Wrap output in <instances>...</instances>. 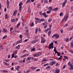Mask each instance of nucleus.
Segmentation results:
<instances>
[{"label":"nucleus","mask_w":73,"mask_h":73,"mask_svg":"<svg viewBox=\"0 0 73 73\" xmlns=\"http://www.w3.org/2000/svg\"><path fill=\"white\" fill-rule=\"evenodd\" d=\"M39 14L40 15H43L44 16V17H45L46 18L48 16V15H46V13L44 12L43 13H42L41 12V11H40L39 12Z\"/></svg>","instance_id":"nucleus-1"},{"label":"nucleus","mask_w":73,"mask_h":73,"mask_svg":"<svg viewBox=\"0 0 73 73\" xmlns=\"http://www.w3.org/2000/svg\"><path fill=\"white\" fill-rule=\"evenodd\" d=\"M68 66H70V70H73V66L72 64L70 62H69L68 64Z\"/></svg>","instance_id":"nucleus-2"},{"label":"nucleus","mask_w":73,"mask_h":73,"mask_svg":"<svg viewBox=\"0 0 73 73\" xmlns=\"http://www.w3.org/2000/svg\"><path fill=\"white\" fill-rule=\"evenodd\" d=\"M49 46L48 47V49H50L51 48L53 49V42H51L49 45Z\"/></svg>","instance_id":"nucleus-3"},{"label":"nucleus","mask_w":73,"mask_h":73,"mask_svg":"<svg viewBox=\"0 0 73 73\" xmlns=\"http://www.w3.org/2000/svg\"><path fill=\"white\" fill-rule=\"evenodd\" d=\"M41 42L42 43H44L46 41V40H45L43 37H41Z\"/></svg>","instance_id":"nucleus-4"},{"label":"nucleus","mask_w":73,"mask_h":73,"mask_svg":"<svg viewBox=\"0 0 73 73\" xmlns=\"http://www.w3.org/2000/svg\"><path fill=\"white\" fill-rule=\"evenodd\" d=\"M67 1V0H65L63 2L62 4V7L63 8L65 7V5L66 3V2Z\"/></svg>","instance_id":"nucleus-5"},{"label":"nucleus","mask_w":73,"mask_h":73,"mask_svg":"<svg viewBox=\"0 0 73 73\" xmlns=\"http://www.w3.org/2000/svg\"><path fill=\"white\" fill-rule=\"evenodd\" d=\"M7 8L8 9L9 8V1L8 0H7Z\"/></svg>","instance_id":"nucleus-6"},{"label":"nucleus","mask_w":73,"mask_h":73,"mask_svg":"<svg viewBox=\"0 0 73 73\" xmlns=\"http://www.w3.org/2000/svg\"><path fill=\"white\" fill-rule=\"evenodd\" d=\"M54 73H60V70L57 69V68H56V70L55 71Z\"/></svg>","instance_id":"nucleus-7"},{"label":"nucleus","mask_w":73,"mask_h":73,"mask_svg":"<svg viewBox=\"0 0 73 73\" xmlns=\"http://www.w3.org/2000/svg\"><path fill=\"white\" fill-rule=\"evenodd\" d=\"M67 18H66L65 17H64L63 19H62V21L60 23H61L62 22V21H64V20L65 21H67Z\"/></svg>","instance_id":"nucleus-8"},{"label":"nucleus","mask_w":73,"mask_h":73,"mask_svg":"<svg viewBox=\"0 0 73 73\" xmlns=\"http://www.w3.org/2000/svg\"><path fill=\"white\" fill-rule=\"evenodd\" d=\"M17 12V11L16 10H15V11L14 12L13 15H12V16H15L16 15Z\"/></svg>","instance_id":"nucleus-9"},{"label":"nucleus","mask_w":73,"mask_h":73,"mask_svg":"<svg viewBox=\"0 0 73 73\" xmlns=\"http://www.w3.org/2000/svg\"><path fill=\"white\" fill-rule=\"evenodd\" d=\"M2 32H3V33H5V32H8V31H7L6 29H3V31H2Z\"/></svg>","instance_id":"nucleus-10"},{"label":"nucleus","mask_w":73,"mask_h":73,"mask_svg":"<svg viewBox=\"0 0 73 73\" xmlns=\"http://www.w3.org/2000/svg\"><path fill=\"white\" fill-rule=\"evenodd\" d=\"M56 63L55 62L52 61L50 63V65L52 66L53 65V64H54Z\"/></svg>","instance_id":"nucleus-11"},{"label":"nucleus","mask_w":73,"mask_h":73,"mask_svg":"<svg viewBox=\"0 0 73 73\" xmlns=\"http://www.w3.org/2000/svg\"><path fill=\"white\" fill-rule=\"evenodd\" d=\"M25 33L27 35L28 37H29V36H28V30H27L26 31Z\"/></svg>","instance_id":"nucleus-12"},{"label":"nucleus","mask_w":73,"mask_h":73,"mask_svg":"<svg viewBox=\"0 0 73 73\" xmlns=\"http://www.w3.org/2000/svg\"><path fill=\"white\" fill-rule=\"evenodd\" d=\"M54 49L55 50H54V52H55V53H58V51H57V50H56V47H54Z\"/></svg>","instance_id":"nucleus-13"},{"label":"nucleus","mask_w":73,"mask_h":73,"mask_svg":"<svg viewBox=\"0 0 73 73\" xmlns=\"http://www.w3.org/2000/svg\"><path fill=\"white\" fill-rule=\"evenodd\" d=\"M58 7L56 8L53 9L52 11H54L55 12H56L57 10H58Z\"/></svg>","instance_id":"nucleus-14"},{"label":"nucleus","mask_w":73,"mask_h":73,"mask_svg":"<svg viewBox=\"0 0 73 73\" xmlns=\"http://www.w3.org/2000/svg\"><path fill=\"white\" fill-rule=\"evenodd\" d=\"M15 69L17 71H19V69H20V66H18L17 67V68H16Z\"/></svg>","instance_id":"nucleus-15"},{"label":"nucleus","mask_w":73,"mask_h":73,"mask_svg":"<svg viewBox=\"0 0 73 73\" xmlns=\"http://www.w3.org/2000/svg\"><path fill=\"white\" fill-rule=\"evenodd\" d=\"M21 9H22V6H19V12H21Z\"/></svg>","instance_id":"nucleus-16"},{"label":"nucleus","mask_w":73,"mask_h":73,"mask_svg":"<svg viewBox=\"0 0 73 73\" xmlns=\"http://www.w3.org/2000/svg\"><path fill=\"white\" fill-rule=\"evenodd\" d=\"M11 21L12 22H15V21H16V20L15 19H11Z\"/></svg>","instance_id":"nucleus-17"},{"label":"nucleus","mask_w":73,"mask_h":73,"mask_svg":"<svg viewBox=\"0 0 73 73\" xmlns=\"http://www.w3.org/2000/svg\"><path fill=\"white\" fill-rule=\"evenodd\" d=\"M35 20H37L38 21H39L40 22V21H41V19H38V18H35Z\"/></svg>","instance_id":"nucleus-18"},{"label":"nucleus","mask_w":73,"mask_h":73,"mask_svg":"<svg viewBox=\"0 0 73 73\" xmlns=\"http://www.w3.org/2000/svg\"><path fill=\"white\" fill-rule=\"evenodd\" d=\"M48 10H50V11H53L52 10V8L51 7H49L48 8Z\"/></svg>","instance_id":"nucleus-19"},{"label":"nucleus","mask_w":73,"mask_h":73,"mask_svg":"<svg viewBox=\"0 0 73 73\" xmlns=\"http://www.w3.org/2000/svg\"><path fill=\"white\" fill-rule=\"evenodd\" d=\"M5 19H8V16L7 14H5Z\"/></svg>","instance_id":"nucleus-20"},{"label":"nucleus","mask_w":73,"mask_h":73,"mask_svg":"<svg viewBox=\"0 0 73 73\" xmlns=\"http://www.w3.org/2000/svg\"><path fill=\"white\" fill-rule=\"evenodd\" d=\"M60 16H63V13H61L59 14Z\"/></svg>","instance_id":"nucleus-21"},{"label":"nucleus","mask_w":73,"mask_h":73,"mask_svg":"<svg viewBox=\"0 0 73 73\" xmlns=\"http://www.w3.org/2000/svg\"><path fill=\"white\" fill-rule=\"evenodd\" d=\"M21 20L22 21H23V23H24V18L23 17H22Z\"/></svg>","instance_id":"nucleus-22"},{"label":"nucleus","mask_w":73,"mask_h":73,"mask_svg":"<svg viewBox=\"0 0 73 73\" xmlns=\"http://www.w3.org/2000/svg\"><path fill=\"white\" fill-rule=\"evenodd\" d=\"M7 37V35H5V36H3V38H2V39L3 40H4V38H5Z\"/></svg>","instance_id":"nucleus-23"},{"label":"nucleus","mask_w":73,"mask_h":73,"mask_svg":"<svg viewBox=\"0 0 73 73\" xmlns=\"http://www.w3.org/2000/svg\"><path fill=\"white\" fill-rule=\"evenodd\" d=\"M59 37V35L56 34V38H58Z\"/></svg>","instance_id":"nucleus-24"},{"label":"nucleus","mask_w":73,"mask_h":73,"mask_svg":"<svg viewBox=\"0 0 73 73\" xmlns=\"http://www.w3.org/2000/svg\"><path fill=\"white\" fill-rule=\"evenodd\" d=\"M0 50H3V46L1 44H0Z\"/></svg>","instance_id":"nucleus-25"},{"label":"nucleus","mask_w":73,"mask_h":73,"mask_svg":"<svg viewBox=\"0 0 73 73\" xmlns=\"http://www.w3.org/2000/svg\"><path fill=\"white\" fill-rule=\"evenodd\" d=\"M23 4L22 3V2H21L19 4V7L21 6V5H22Z\"/></svg>","instance_id":"nucleus-26"},{"label":"nucleus","mask_w":73,"mask_h":73,"mask_svg":"<svg viewBox=\"0 0 73 73\" xmlns=\"http://www.w3.org/2000/svg\"><path fill=\"white\" fill-rule=\"evenodd\" d=\"M56 34H56L54 35L52 37V38H53V37H56Z\"/></svg>","instance_id":"nucleus-27"},{"label":"nucleus","mask_w":73,"mask_h":73,"mask_svg":"<svg viewBox=\"0 0 73 73\" xmlns=\"http://www.w3.org/2000/svg\"><path fill=\"white\" fill-rule=\"evenodd\" d=\"M47 26H48L47 24V23H46V25H45L44 27V28H45V29L46 28H47Z\"/></svg>","instance_id":"nucleus-28"},{"label":"nucleus","mask_w":73,"mask_h":73,"mask_svg":"<svg viewBox=\"0 0 73 73\" xmlns=\"http://www.w3.org/2000/svg\"><path fill=\"white\" fill-rule=\"evenodd\" d=\"M20 46L19 45H18V46H17L16 47V49H19V48H20Z\"/></svg>","instance_id":"nucleus-29"},{"label":"nucleus","mask_w":73,"mask_h":73,"mask_svg":"<svg viewBox=\"0 0 73 73\" xmlns=\"http://www.w3.org/2000/svg\"><path fill=\"white\" fill-rule=\"evenodd\" d=\"M19 37L20 38H23V35H20L19 36Z\"/></svg>","instance_id":"nucleus-30"},{"label":"nucleus","mask_w":73,"mask_h":73,"mask_svg":"<svg viewBox=\"0 0 73 73\" xmlns=\"http://www.w3.org/2000/svg\"><path fill=\"white\" fill-rule=\"evenodd\" d=\"M51 33V31H48V35L49 36H50Z\"/></svg>","instance_id":"nucleus-31"},{"label":"nucleus","mask_w":73,"mask_h":73,"mask_svg":"<svg viewBox=\"0 0 73 73\" xmlns=\"http://www.w3.org/2000/svg\"><path fill=\"white\" fill-rule=\"evenodd\" d=\"M66 42H69V38H67L66 40Z\"/></svg>","instance_id":"nucleus-32"},{"label":"nucleus","mask_w":73,"mask_h":73,"mask_svg":"<svg viewBox=\"0 0 73 73\" xmlns=\"http://www.w3.org/2000/svg\"><path fill=\"white\" fill-rule=\"evenodd\" d=\"M4 63L5 64V65L7 66H8V65H9V64H8V63H7L5 62H4Z\"/></svg>","instance_id":"nucleus-33"},{"label":"nucleus","mask_w":73,"mask_h":73,"mask_svg":"<svg viewBox=\"0 0 73 73\" xmlns=\"http://www.w3.org/2000/svg\"><path fill=\"white\" fill-rule=\"evenodd\" d=\"M31 2V0H28L26 2V3L27 4L28 3H30Z\"/></svg>","instance_id":"nucleus-34"},{"label":"nucleus","mask_w":73,"mask_h":73,"mask_svg":"<svg viewBox=\"0 0 73 73\" xmlns=\"http://www.w3.org/2000/svg\"><path fill=\"white\" fill-rule=\"evenodd\" d=\"M20 25V23H19L17 25V28H18V27H19V25Z\"/></svg>","instance_id":"nucleus-35"},{"label":"nucleus","mask_w":73,"mask_h":73,"mask_svg":"<svg viewBox=\"0 0 73 73\" xmlns=\"http://www.w3.org/2000/svg\"><path fill=\"white\" fill-rule=\"evenodd\" d=\"M28 13H30L31 12V10L30 9V8H29L28 9Z\"/></svg>","instance_id":"nucleus-36"},{"label":"nucleus","mask_w":73,"mask_h":73,"mask_svg":"<svg viewBox=\"0 0 73 73\" xmlns=\"http://www.w3.org/2000/svg\"><path fill=\"white\" fill-rule=\"evenodd\" d=\"M31 42V43L32 44H35V42L34 40L32 41L31 42Z\"/></svg>","instance_id":"nucleus-37"},{"label":"nucleus","mask_w":73,"mask_h":73,"mask_svg":"<svg viewBox=\"0 0 73 73\" xmlns=\"http://www.w3.org/2000/svg\"><path fill=\"white\" fill-rule=\"evenodd\" d=\"M34 56L35 57H38V54H35L34 55Z\"/></svg>","instance_id":"nucleus-38"},{"label":"nucleus","mask_w":73,"mask_h":73,"mask_svg":"<svg viewBox=\"0 0 73 73\" xmlns=\"http://www.w3.org/2000/svg\"><path fill=\"white\" fill-rule=\"evenodd\" d=\"M69 51V52H71V53H72V54H73V51L72 50H68Z\"/></svg>","instance_id":"nucleus-39"},{"label":"nucleus","mask_w":73,"mask_h":73,"mask_svg":"<svg viewBox=\"0 0 73 73\" xmlns=\"http://www.w3.org/2000/svg\"><path fill=\"white\" fill-rule=\"evenodd\" d=\"M62 56H61L60 57L58 58V60H61V58H62Z\"/></svg>","instance_id":"nucleus-40"},{"label":"nucleus","mask_w":73,"mask_h":73,"mask_svg":"<svg viewBox=\"0 0 73 73\" xmlns=\"http://www.w3.org/2000/svg\"><path fill=\"white\" fill-rule=\"evenodd\" d=\"M41 55V52H39L38 54V56H40Z\"/></svg>","instance_id":"nucleus-41"},{"label":"nucleus","mask_w":73,"mask_h":73,"mask_svg":"<svg viewBox=\"0 0 73 73\" xmlns=\"http://www.w3.org/2000/svg\"><path fill=\"white\" fill-rule=\"evenodd\" d=\"M44 2H45V3H44V4H47V3H48V1L47 0H44Z\"/></svg>","instance_id":"nucleus-42"},{"label":"nucleus","mask_w":73,"mask_h":73,"mask_svg":"<svg viewBox=\"0 0 73 73\" xmlns=\"http://www.w3.org/2000/svg\"><path fill=\"white\" fill-rule=\"evenodd\" d=\"M40 20H41V21H45V19L43 18L41 19Z\"/></svg>","instance_id":"nucleus-43"},{"label":"nucleus","mask_w":73,"mask_h":73,"mask_svg":"<svg viewBox=\"0 0 73 73\" xmlns=\"http://www.w3.org/2000/svg\"><path fill=\"white\" fill-rule=\"evenodd\" d=\"M13 30V28H12V27L10 28V32H12V31Z\"/></svg>","instance_id":"nucleus-44"},{"label":"nucleus","mask_w":73,"mask_h":73,"mask_svg":"<svg viewBox=\"0 0 73 73\" xmlns=\"http://www.w3.org/2000/svg\"><path fill=\"white\" fill-rule=\"evenodd\" d=\"M3 73H8V71L4 70L3 71Z\"/></svg>","instance_id":"nucleus-45"},{"label":"nucleus","mask_w":73,"mask_h":73,"mask_svg":"<svg viewBox=\"0 0 73 73\" xmlns=\"http://www.w3.org/2000/svg\"><path fill=\"white\" fill-rule=\"evenodd\" d=\"M51 12V11H47L46 13H50V12Z\"/></svg>","instance_id":"nucleus-46"},{"label":"nucleus","mask_w":73,"mask_h":73,"mask_svg":"<svg viewBox=\"0 0 73 73\" xmlns=\"http://www.w3.org/2000/svg\"><path fill=\"white\" fill-rule=\"evenodd\" d=\"M27 56H29V54H28L24 55V57Z\"/></svg>","instance_id":"nucleus-47"},{"label":"nucleus","mask_w":73,"mask_h":73,"mask_svg":"<svg viewBox=\"0 0 73 73\" xmlns=\"http://www.w3.org/2000/svg\"><path fill=\"white\" fill-rule=\"evenodd\" d=\"M18 42L19 43H21V42H22V41H21V40H19Z\"/></svg>","instance_id":"nucleus-48"},{"label":"nucleus","mask_w":73,"mask_h":73,"mask_svg":"<svg viewBox=\"0 0 73 73\" xmlns=\"http://www.w3.org/2000/svg\"><path fill=\"white\" fill-rule=\"evenodd\" d=\"M30 60H34V58H33L32 57H30Z\"/></svg>","instance_id":"nucleus-49"},{"label":"nucleus","mask_w":73,"mask_h":73,"mask_svg":"<svg viewBox=\"0 0 73 73\" xmlns=\"http://www.w3.org/2000/svg\"><path fill=\"white\" fill-rule=\"evenodd\" d=\"M38 31V29H36L35 30V33L36 34L37 33Z\"/></svg>","instance_id":"nucleus-50"},{"label":"nucleus","mask_w":73,"mask_h":73,"mask_svg":"<svg viewBox=\"0 0 73 73\" xmlns=\"http://www.w3.org/2000/svg\"><path fill=\"white\" fill-rule=\"evenodd\" d=\"M71 47H73V42L72 43H71Z\"/></svg>","instance_id":"nucleus-51"},{"label":"nucleus","mask_w":73,"mask_h":73,"mask_svg":"<svg viewBox=\"0 0 73 73\" xmlns=\"http://www.w3.org/2000/svg\"><path fill=\"white\" fill-rule=\"evenodd\" d=\"M5 60V61H6V62H7L8 61H9V60H7V59H6Z\"/></svg>","instance_id":"nucleus-52"},{"label":"nucleus","mask_w":73,"mask_h":73,"mask_svg":"<svg viewBox=\"0 0 73 73\" xmlns=\"http://www.w3.org/2000/svg\"><path fill=\"white\" fill-rule=\"evenodd\" d=\"M15 55V54H13L12 55V58H13L14 57V55Z\"/></svg>","instance_id":"nucleus-53"},{"label":"nucleus","mask_w":73,"mask_h":73,"mask_svg":"<svg viewBox=\"0 0 73 73\" xmlns=\"http://www.w3.org/2000/svg\"><path fill=\"white\" fill-rule=\"evenodd\" d=\"M61 55V54L60 53H59V52H58V53L57 54V55L58 56H60Z\"/></svg>","instance_id":"nucleus-54"},{"label":"nucleus","mask_w":73,"mask_h":73,"mask_svg":"<svg viewBox=\"0 0 73 73\" xmlns=\"http://www.w3.org/2000/svg\"><path fill=\"white\" fill-rule=\"evenodd\" d=\"M31 69H33V70H35V68L33 66H32L31 67Z\"/></svg>","instance_id":"nucleus-55"},{"label":"nucleus","mask_w":73,"mask_h":73,"mask_svg":"<svg viewBox=\"0 0 73 73\" xmlns=\"http://www.w3.org/2000/svg\"><path fill=\"white\" fill-rule=\"evenodd\" d=\"M73 38V36H72L69 39V41H70V40H72V38Z\"/></svg>","instance_id":"nucleus-56"},{"label":"nucleus","mask_w":73,"mask_h":73,"mask_svg":"<svg viewBox=\"0 0 73 73\" xmlns=\"http://www.w3.org/2000/svg\"><path fill=\"white\" fill-rule=\"evenodd\" d=\"M49 65V64L48 63H47L46 64H44V66H46V65Z\"/></svg>","instance_id":"nucleus-57"},{"label":"nucleus","mask_w":73,"mask_h":73,"mask_svg":"<svg viewBox=\"0 0 73 73\" xmlns=\"http://www.w3.org/2000/svg\"><path fill=\"white\" fill-rule=\"evenodd\" d=\"M27 59V60H31L30 57H28Z\"/></svg>","instance_id":"nucleus-58"},{"label":"nucleus","mask_w":73,"mask_h":73,"mask_svg":"<svg viewBox=\"0 0 73 73\" xmlns=\"http://www.w3.org/2000/svg\"><path fill=\"white\" fill-rule=\"evenodd\" d=\"M35 50V48H34L31 49V51H34Z\"/></svg>","instance_id":"nucleus-59"},{"label":"nucleus","mask_w":73,"mask_h":73,"mask_svg":"<svg viewBox=\"0 0 73 73\" xmlns=\"http://www.w3.org/2000/svg\"><path fill=\"white\" fill-rule=\"evenodd\" d=\"M33 25H34L33 23H32V24H31V27H33Z\"/></svg>","instance_id":"nucleus-60"},{"label":"nucleus","mask_w":73,"mask_h":73,"mask_svg":"<svg viewBox=\"0 0 73 73\" xmlns=\"http://www.w3.org/2000/svg\"><path fill=\"white\" fill-rule=\"evenodd\" d=\"M39 70H40V69H37L36 70V72H38V71H39Z\"/></svg>","instance_id":"nucleus-61"},{"label":"nucleus","mask_w":73,"mask_h":73,"mask_svg":"<svg viewBox=\"0 0 73 73\" xmlns=\"http://www.w3.org/2000/svg\"><path fill=\"white\" fill-rule=\"evenodd\" d=\"M50 68V66H48L46 67V69H49Z\"/></svg>","instance_id":"nucleus-62"},{"label":"nucleus","mask_w":73,"mask_h":73,"mask_svg":"<svg viewBox=\"0 0 73 73\" xmlns=\"http://www.w3.org/2000/svg\"><path fill=\"white\" fill-rule=\"evenodd\" d=\"M47 60H46V59H44L42 60V61L44 62V61H46Z\"/></svg>","instance_id":"nucleus-63"},{"label":"nucleus","mask_w":73,"mask_h":73,"mask_svg":"<svg viewBox=\"0 0 73 73\" xmlns=\"http://www.w3.org/2000/svg\"><path fill=\"white\" fill-rule=\"evenodd\" d=\"M35 24H37V23H38V21L36 20L35 21Z\"/></svg>","instance_id":"nucleus-64"}]
</instances>
